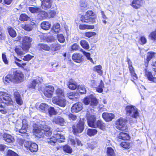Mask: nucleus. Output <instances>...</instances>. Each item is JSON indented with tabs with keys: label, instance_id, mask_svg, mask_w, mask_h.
Returning a JSON list of instances; mask_svg holds the SVG:
<instances>
[{
	"label": "nucleus",
	"instance_id": "1",
	"mask_svg": "<svg viewBox=\"0 0 156 156\" xmlns=\"http://www.w3.org/2000/svg\"><path fill=\"white\" fill-rule=\"evenodd\" d=\"M33 133L35 136L40 137L44 134L47 136H50L52 134L49 126L46 125L45 122L40 121L39 124L34 126Z\"/></svg>",
	"mask_w": 156,
	"mask_h": 156
},
{
	"label": "nucleus",
	"instance_id": "2",
	"mask_svg": "<svg viewBox=\"0 0 156 156\" xmlns=\"http://www.w3.org/2000/svg\"><path fill=\"white\" fill-rule=\"evenodd\" d=\"M11 95L2 91H0V97H2V99L0 98V111L2 113H5V111L4 109L6 105H11L13 101L10 97Z\"/></svg>",
	"mask_w": 156,
	"mask_h": 156
},
{
	"label": "nucleus",
	"instance_id": "3",
	"mask_svg": "<svg viewBox=\"0 0 156 156\" xmlns=\"http://www.w3.org/2000/svg\"><path fill=\"white\" fill-rule=\"evenodd\" d=\"M57 129L53 132V135L50 138L47 139V142L51 144L54 145L58 141L59 143L64 142L65 138V136L60 133V131Z\"/></svg>",
	"mask_w": 156,
	"mask_h": 156
},
{
	"label": "nucleus",
	"instance_id": "4",
	"mask_svg": "<svg viewBox=\"0 0 156 156\" xmlns=\"http://www.w3.org/2000/svg\"><path fill=\"white\" fill-rule=\"evenodd\" d=\"M96 16L92 11H88L86 13V14L82 18L83 22L89 23H94L96 21Z\"/></svg>",
	"mask_w": 156,
	"mask_h": 156
},
{
	"label": "nucleus",
	"instance_id": "5",
	"mask_svg": "<svg viewBox=\"0 0 156 156\" xmlns=\"http://www.w3.org/2000/svg\"><path fill=\"white\" fill-rule=\"evenodd\" d=\"M93 109L91 108L87 109L86 115L88 124L89 126L91 127L96 120V117L93 112Z\"/></svg>",
	"mask_w": 156,
	"mask_h": 156
},
{
	"label": "nucleus",
	"instance_id": "6",
	"mask_svg": "<svg viewBox=\"0 0 156 156\" xmlns=\"http://www.w3.org/2000/svg\"><path fill=\"white\" fill-rule=\"evenodd\" d=\"M125 110L127 115L131 117L136 119L139 115L138 109L133 106L132 105L127 106Z\"/></svg>",
	"mask_w": 156,
	"mask_h": 156
},
{
	"label": "nucleus",
	"instance_id": "7",
	"mask_svg": "<svg viewBox=\"0 0 156 156\" xmlns=\"http://www.w3.org/2000/svg\"><path fill=\"white\" fill-rule=\"evenodd\" d=\"M39 90L41 91L44 95L48 98L52 97L54 91V87L51 85L46 86L44 87H42L40 88L38 87Z\"/></svg>",
	"mask_w": 156,
	"mask_h": 156
},
{
	"label": "nucleus",
	"instance_id": "8",
	"mask_svg": "<svg viewBox=\"0 0 156 156\" xmlns=\"http://www.w3.org/2000/svg\"><path fill=\"white\" fill-rule=\"evenodd\" d=\"M83 103L86 105H90L92 107L96 106L98 103V101L94 96L91 94L87 96L83 100Z\"/></svg>",
	"mask_w": 156,
	"mask_h": 156
},
{
	"label": "nucleus",
	"instance_id": "9",
	"mask_svg": "<svg viewBox=\"0 0 156 156\" xmlns=\"http://www.w3.org/2000/svg\"><path fill=\"white\" fill-rule=\"evenodd\" d=\"M28 128V124L27 120L25 119H23L22 120V126L21 123L18 124L17 122L16 125V132H19L21 133H25L27 131Z\"/></svg>",
	"mask_w": 156,
	"mask_h": 156
},
{
	"label": "nucleus",
	"instance_id": "10",
	"mask_svg": "<svg viewBox=\"0 0 156 156\" xmlns=\"http://www.w3.org/2000/svg\"><path fill=\"white\" fill-rule=\"evenodd\" d=\"M22 48L25 51H27L30 47L32 39L30 37L24 36L23 37Z\"/></svg>",
	"mask_w": 156,
	"mask_h": 156
},
{
	"label": "nucleus",
	"instance_id": "11",
	"mask_svg": "<svg viewBox=\"0 0 156 156\" xmlns=\"http://www.w3.org/2000/svg\"><path fill=\"white\" fill-rule=\"evenodd\" d=\"M53 103L59 106L64 108L66 104V101L64 97H53L52 99Z\"/></svg>",
	"mask_w": 156,
	"mask_h": 156
},
{
	"label": "nucleus",
	"instance_id": "12",
	"mask_svg": "<svg viewBox=\"0 0 156 156\" xmlns=\"http://www.w3.org/2000/svg\"><path fill=\"white\" fill-rule=\"evenodd\" d=\"M13 78L14 82H21L23 78L24 75L20 70H14L13 71Z\"/></svg>",
	"mask_w": 156,
	"mask_h": 156
},
{
	"label": "nucleus",
	"instance_id": "13",
	"mask_svg": "<svg viewBox=\"0 0 156 156\" xmlns=\"http://www.w3.org/2000/svg\"><path fill=\"white\" fill-rule=\"evenodd\" d=\"M84 122L83 119H80L76 126L73 127V129L74 134L77 135V134L81 133L83 129Z\"/></svg>",
	"mask_w": 156,
	"mask_h": 156
},
{
	"label": "nucleus",
	"instance_id": "14",
	"mask_svg": "<svg viewBox=\"0 0 156 156\" xmlns=\"http://www.w3.org/2000/svg\"><path fill=\"white\" fill-rule=\"evenodd\" d=\"M126 120L122 118H120L116 122V127L119 130H123L125 129Z\"/></svg>",
	"mask_w": 156,
	"mask_h": 156
},
{
	"label": "nucleus",
	"instance_id": "15",
	"mask_svg": "<svg viewBox=\"0 0 156 156\" xmlns=\"http://www.w3.org/2000/svg\"><path fill=\"white\" fill-rule=\"evenodd\" d=\"M145 65L146 67L145 68H144V70L145 76L147 77L149 80L153 83H156V77H154L151 72L149 71L148 70L147 68L148 63L147 64L145 63Z\"/></svg>",
	"mask_w": 156,
	"mask_h": 156
},
{
	"label": "nucleus",
	"instance_id": "16",
	"mask_svg": "<svg viewBox=\"0 0 156 156\" xmlns=\"http://www.w3.org/2000/svg\"><path fill=\"white\" fill-rule=\"evenodd\" d=\"M52 122L54 124L61 126H64L66 124L64 119L60 116L55 117L53 119Z\"/></svg>",
	"mask_w": 156,
	"mask_h": 156
},
{
	"label": "nucleus",
	"instance_id": "17",
	"mask_svg": "<svg viewBox=\"0 0 156 156\" xmlns=\"http://www.w3.org/2000/svg\"><path fill=\"white\" fill-rule=\"evenodd\" d=\"M42 81V79L39 77L36 79H34L28 86V88L30 90H34L36 84L39 82H41Z\"/></svg>",
	"mask_w": 156,
	"mask_h": 156
},
{
	"label": "nucleus",
	"instance_id": "18",
	"mask_svg": "<svg viewBox=\"0 0 156 156\" xmlns=\"http://www.w3.org/2000/svg\"><path fill=\"white\" fill-rule=\"evenodd\" d=\"M83 108V105L80 102L76 103L73 104L71 108L72 113H77L80 111Z\"/></svg>",
	"mask_w": 156,
	"mask_h": 156
},
{
	"label": "nucleus",
	"instance_id": "19",
	"mask_svg": "<svg viewBox=\"0 0 156 156\" xmlns=\"http://www.w3.org/2000/svg\"><path fill=\"white\" fill-rule=\"evenodd\" d=\"M52 3V0H44L42 2V7L44 9H49L51 7Z\"/></svg>",
	"mask_w": 156,
	"mask_h": 156
},
{
	"label": "nucleus",
	"instance_id": "20",
	"mask_svg": "<svg viewBox=\"0 0 156 156\" xmlns=\"http://www.w3.org/2000/svg\"><path fill=\"white\" fill-rule=\"evenodd\" d=\"M102 117L106 121L109 122L114 119L115 115L113 113L105 112L102 114Z\"/></svg>",
	"mask_w": 156,
	"mask_h": 156
},
{
	"label": "nucleus",
	"instance_id": "21",
	"mask_svg": "<svg viewBox=\"0 0 156 156\" xmlns=\"http://www.w3.org/2000/svg\"><path fill=\"white\" fill-rule=\"evenodd\" d=\"M106 125L101 120H98L95 122L92 127L94 128H98L104 130L105 129Z\"/></svg>",
	"mask_w": 156,
	"mask_h": 156
},
{
	"label": "nucleus",
	"instance_id": "22",
	"mask_svg": "<svg viewBox=\"0 0 156 156\" xmlns=\"http://www.w3.org/2000/svg\"><path fill=\"white\" fill-rule=\"evenodd\" d=\"M14 96L15 101L18 105H21L23 104V100L19 93L17 91L14 92Z\"/></svg>",
	"mask_w": 156,
	"mask_h": 156
},
{
	"label": "nucleus",
	"instance_id": "23",
	"mask_svg": "<svg viewBox=\"0 0 156 156\" xmlns=\"http://www.w3.org/2000/svg\"><path fill=\"white\" fill-rule=\"evenodd\" d=\"M142 0H133L131 5L134 8L137 9L140 8L143 5Z\"/></svg>",
	"mask_w": 156,
	"mask_h": 156
},
{
	"label": "nucleus",
	"instance_id": "24",
	"mask_svg": "<svg viewBox=\"0 0 156 156\" xmlns=\"http://www.w3.org/2000/svg\"><path fill=\"white\" fill-rule=\"evenodd\" d=\"M82 55L79 53H74L72 56V58L74 62L80 63L82 61Z\"/></svg>",
	"mask_w": 156,
	"mask_h": 156
},
{
	"label": "nucleus",
	"instance_id": "25",
	"mask_svg": "<svg viewBox=\"0 0 156 156\" xmlns=\"http://www.w3.org/2000/svg\"><path fill=\"white\" fill-rule=\"evenodd\" d=\"M3 137L5 141L9 143L13 142L14 140V138L12 136L6 133L3 134Z\"/></svg>",
	"mask_w": 156,
	"mask_h": 156
},
{
	"label": "nucleus",
	"instance_id": "26",
	"mask_svg": "<svg viewBox=\"0 0 156 156\" xmlns=\"http://www.w3.org/2000/svg\"><path fill=\"white\" fill-rule=\"evenodd\" d=\"M68 86L69 88L72 90H74L78 87L77 83L73 80H71L68 82Z\"/></svg>",
	"mask_w": 156,
	"mask_h": 156
},
{
	"label": "nucleus",
	"instance_id": "27",
	"mask_svg": "<svg viewBox=\"0 0 156 156\" xmlns=\"http://www.w3.org/2000/svg\"><path fill=\"white\" fill-rule=\"evenodd\" d=\"M118 138L123 140H128L129 139V136L127 133L122 132L119 134Z\"/></svg>",
	"mask_w": 156,
	"mask_h": 156
},
{
	"label": "nucleus",
	"instance_id": "28",
	"mask_svg": "<svg viewBox=\"0 0 156 156\" xmlns=\"http://www.w3.org/2000/svg\"><path fill=\"white\" fill-rule=\"evenodd\" d=\"M51 25L50 23L47 21L42 22L41 24V28L44 30H48L50 27Z\"/></svg>",
	"mask_w": 156,
	"mask_h": 156
},
{
	"label": "nucleus",
	"instance_id": "29",
	"mask_svg": "<svg viewBox=\"0 0 156 156\" xmlns=\"http://www.w3.org/2000/svg\"><path fill=\"white\" fill-rule=\"evenodd\" d=\"M33 25L30 23L26 24H22L21 27L24 30L30 31H31L33 29Z\"/></svg>",
	"mask_w": 156,
	"mask_h": 156
},
{
	"label": "nucleus",
	"instance_id": "30",
	"mask_svg": "<svg viewBox=\"0 0 156 156\" xmlns=\"http://www.w3.org/2000/svg\"><path fill=\"white\" fill-rule=\"evenodd\" d=\"M49 108V106L46 104L42 103L39 106L40 110L43 112L45 113L47 112Z\"/></svg>",
	"mask_w": 156,
	"mask_h": 156
},
{
	"label": "nucleus",
	"instance_id": "31",
	"mask_svg": "<svg viewBox=\"0 0 156 156\" xmlns=\"http://www.w3.org/2000/svg\"><path fill=\"white\" fill-rule=\"evenodd\" d=\"M15 63L19 67H23L26 66V64L25 62H23L22 61L18 58H17L15 57Z\"/></svg>",
	"mask_w": 156,
	"mask_h": 156
},
{
	"label": "nucleus",
	"instance_id": "32",
	"mask_svg": "<svg viewBox=\"0 0 156 156\" xmlns=\"http://www.w3.org/2000/svg\"><path fill=\"white\" fill-rule=\"evenodd\" d=\"M28 9L32 13H38L41 11V8L38 7H29Z\"/></svg>",
	"mask_w": 156,
	"mask_h": 156
},
{
	"label": "nucleus",
	"instance_id": "33",
	"mask_svg": "<svg viewBox=\"0 0 156 156\" xmlns=\"http://www.w3.org/2000/svg\"><path fill=\"white\" fill-rule=\"evenodd\" d=\"M94 28V26L89 25L85 24H80L79 28L80 30H84L86 29H93Z\"/></svg>",
	"mask_w": 156,
	"mask_h": 156
},
{
	"label": "nucleus",
	"instance_id": "34",
	"mask_svg": "<svg viewBox=\"0 0 156 156\" xmlns=\"http://www.w3.org/2000/svg\"><path fill=\"white\" fill-rule=\"evenodd\" d=\"M29 149L31 152L37 151L38 149V145L35 143H32Z\"/></svg>",
	"mask_w": 156,
	"mask_h": 156
},
{
	"label": "nucleus",
	"instance_id": "35",
	"mask_svg": "<svg viewBox=\"0 0 156 156\" xmlns=\"http://www.w3.org/2000/svg\"><path fill=\"white\" fill-rule=\"evenodd\" d=\"M129 68L131 74V76L133 77V79L134 80H136L137 79V76L136 74L135 73L134 68L133 67L132 65H131L130 64V66H129Z\"/></svg>",
	"mask_w": 156,
	"mask_h": 156
},
{
	"label": "nucleus",
	"instance_id": "36",
	"mask_svg": "<svg viewBox=\"0 0 156 156\" xmlns=\"http://www.w3.org/2000/svg\"><path fill=\"white\" fill-rule=\"evenodd\" d=\"M80 44L81 46L86 49H88L89 48V46L87 42L85 40H82L80 42Z\"/></svg>",
	"mask_w": 156,
	"mask_h": 156
},
{
	"label": "nucleus",
	"instance_id": "37",
	"mask_svg": "<svg viewBox=\"0 0 156 156\" xmlns=\"http://www.w3.org/2000/svg\"><path fill=\"white\" fill-rule=\"evenodd\" d=\"M104 87V84L102 80H101L100 83L96 87V91L99 93H101L103 91V88Z\"/></svg>",
	"mask_w": 156,
	"mask_h": 156
},
{
	"label": "nucleus",
	"instance_id": "38",
	"mask_svg": "<svg viewBox=\"0 0 156 156\" xmlns=\"http://www.w3.org/2000/svg\"><path fill=\"white\" fill-rule=\"evenodd\" d=\"M50 49L52 51H55L60 49L61 46L58 43L54 44H51L50 46Z\"/></svg>",
	"mask_w": 156,
	"mask_h": 156
},
{
	"label": "nucleus",
	"instance_id": "39",
	"mask_svg": "<svg viewBox=\"0 0 156 156\" xmlns=\"http://www.w3.org/2000/svg\"><path fill=\"white\" fill-rule=\"evenodd\" d=\"M102 66L100 65L95 66L94 68V70L98 74L102 75L103 74L102 71L101 70Z\"/></svg>",
	"mask_w": 156,
	"mask_h": 156
},
{
	"label": "nucleus",
	"instance_id": "40",
	"mask_svg": "<svg viewBox=\"0 0 156 156\" xmlns=\"http://www.w3.org/2000/svg\"><path fill=\"white\" fill-rule=\"evenodd\" d=\"M98 131L96 129H88L87 131V134L89 136H94L97 133Z\"/></svg>",
	"mask_w": 156,
	"mask_h": 156
},
{
	"label": "nucleus",
	"instance_id": "41",
	"mask_svg": "<svg viewBox=\"0 0 156 156\" xmlns=\"http://www.w3.org/2000/svg\"><path fill=\"white\" fill-rule=\"evenodd\" d=\"M107 156H116L114 150L111 147H108L107 148Z\"/></svg>",
	"mask_w": 156,
	"mask_h": 156
},
{
	"label": "nucleus",
	"instance_id": "42",
	"mask_svg": "<svg viewBox=\"0 0 156 156\" xmlns=\"http://www.w3.org/2000/svg\"><path fill=\"white\" fill-rule=\"evenodd\" d=\"M4 81L7 83H10L12 81L14 82L13 76L10 74L7 75L4 78Z\"/></svg>",
	"mask_w": 156,
	"mask_h": 156
},
{
	"label": "nucleus",
	"instance_id": "43",
	"mask_svg": "<svg viewBox=\"0 0 156 156\" xmlns=\"http://www.w3.org/2000/svg\"><path fill=\"white\" fill-rule=\"evenodd\" d=\"M63 150L65 152L68 153H71L73 151V150L68 145H66L63 147Z\"/></svg>",
	"mask_w": 156,
	"mask_h": 156
},
{
	"label": "nucleus",
	"instance_id": "44",
	"mask_svg": "<svg viewBox=\"0 0 156 156\" xmlns=\"http://www.w3.org/2000/svg\"><path fill=\"white\" fill-rule=\"evenodd\" d=\"M8 32L9 35L12 37H14L16 35V33L15 31L12 27L8 29Z\"/></svg>",
	"mask_w": 156,
	"mask_h": 156
},
{
	"label": "nucleus",
	"instance_id": "45",
	"mask_svg": "<svg viewBox=\"0 0 156 156\" xmlns=\"http://www.w3.org/2000/svg\"><path fill=\"white\" fill-rule=\"evenodd\" d=\"M38 45L40 46L41 49L44 50L49 51L50 49V47L46 44H39Z\"/></svg>",
	"mask_w": 156,
	"mask_h": 156
},
{
	"label": "nucleus",
	"instance_id": "46",
	"mask_svg": "<svg viewBox=\"0 0 156 156\" xmlns=\"http://www.w3.org/2000/svg\"><path fill=\"white\" fill-rule=\"evenodd\" d=\"M15 51L17 55L21 56L25 53L26 51H24L23 49L16 48L15 49Z\"/></svg>",
	"mask_w": 156,
	"mask_h": 156
},
{
	"label": "nucleus",
	"instance_id": "47",
	"mask_svg": "<svg viewBox=\"0 0 156 156\" xmlns=\"http://www.w3.org/2000/svg\"><path fill=\"white\" fill-rule=\"evenodd\" d=\"M78 87V89L81 94H85L86 93V90L84 86L79 85Z\"/></svg>",
	"mask_w": 156,
	"mask_h": 156
},
{
	"label": "nucleus",
	"instance_id": "48",
	"mask_svg": "<svg viewBox=\"0 0 156 156\" xmlns=\"http://www.w3.org/2000/svg\"><path fill=\"white\" fill-rule=\"evenodd\" d=\"M56 94L58 95L57 97H64V93L62 90L60 88H58L56 90Z\"/></svg>",
	"mask_w": 156,
	"mask_h": 156
},
{
	"label": "nucleus",
	"instance_id": "49",
	"mask_svg": "<svg viewBox=\"0 0 156 156\" xmlns=\"http://www.w3.org/2000/svg\"><path fill=\"white\" fill-rule=\"evenodd\" d=\"M52 30L55 33H57L60 30V25L58 23L54 24L52 28Z\"/></svg>",
	"mask_w": 156,
	"mask_h": 156
},
{
	"label": "nucleus",
	"instance_id": "50",
	"mask_svg": "<svg viewBox=\"0 0 156 156\" xmlns=\"http://www.w3.org/2000/svg\"><path fill=\"white\" fill-rule=\"evenodd\" d=\"M18 154L12 150H9L6 152L7 156H18Z\"/></svg>",
	"mask_w": 156,
	"mask_h": 156
},
{
	"label": "nucleus",
	"instance_id": "51",
	"mask_svg": "<svg viewBox=\"0 0 156 156\" xmlns=\"http://www.w3.org/2000/svg\"><path fill=\"white\" fill-rule=\"evenodd\" d=\"M29 18L26 15L23 14L20 16V20L21 21H27Z\"/></svg>",
	"mask_w": 156,
	"mask_h": 156
},
{
	"label": "nucleus",
	"instance_id": "52",
	"mask_svg": "<svg viewBox=\"0 0 156 156\" xmlns=\"http://www.w3.org/2000/svg\"><path fill=\"white\" fill-rule=\"evenodd\" d=\"M34 57L29 54L27 55L24 56H22L21 58L24 61H30Z\"/></svg>",
	"mask_w": 156,
	"mask_h": 156
},
{
	"label": "nucleus",
	"instance_id": "53",
	"mask_svg": "<svg viewBox=\"0 0 156 156\" xmlns=\"http://www.w3.org/2000/svg\"><path fill=\"white\" fill-rule=\"evenodd\" d=\"M57 38L58 41L61 43L64 42L65 41L64 37L62 34H58Z\"/></svg>",
	"mask_w": 156,
	"mask_h": 156
},
{
	"label": "nucleus",
	"instance_id": "54",
	"mask_svg": "<svg viewBox=\"0 0 156 156\" xmlns=\"http://www.w3.org/2000/svg\"><path fill=\"white\" fill-rule=\"evenodd\" d=\"M96 34V33L93 32H86L84 34V36L88 37H90L92 36H95Z\"/></svg>",
	"mask_w": 156,
	"mask_h": 156
},
{
	"label": "nucleus",
	"instance_id": "55",
	"mask_svg": "<svg viewBox=\"0 0 156 156\" xmlns=\"http://www.w3.org/2000/svg\"><path fill=\"white\" fill-rule=\"evenodd\" d=\"M96 143L94 141H92L90 143H88L87 144L88 148L92 150L95 147Z\"/></svg>",
	"mask_w": 156,
	"mask_h": 156
},
{
	"label": "nucleus",
	"instance_id": "56",
	"mask_svg": "<svg viewBox=\"0 0 156 156\" xmlns=\"http://www.w3.org/2000/svg\"><path fill=\"white\" fill-rule=\"evenodd\" d=\"M121 146L125 148H129L130 147L129 143L127 142H123L120 144Z\"/></svg>",
	"mask_w": 156,
	"mask_h": 156
},
{
	"label": "nucleus",
	"instance_id": "57",
	"mask_svg": "<svg viewBox=\"0 0 156 156\" xmlns=\"http://www.w3.org/2000/svg\"><path fill=\"white\" fill-rule=\"evenodd\" d=\"M149 37L152 40H156V31L151 32L149 35Z\"/></svg>",
	"mask_w": 156,
	"mask_h": 156
},
{
	"label": "nucleus",
	"instance_id": "58",
	"mask_svg": "<svg viewBox=\"0 0 156 156\" xmlns=\"http://www.w3.org/2000/svg\"><path fill=\"white\" fill-rule=\"evenodd\" d=\"M48 110L49 114L51 115H55L56 113V112L54 107H49Z\"/></svg>",
	"mask_w": 156,
	"mask_h": 156
},
{
	"label": "nucleus",
	"instance_id": "59",
	"mask_svg": "<svg viewBox=\"0 0 156 156\" xmlns=\"http://www.w3.org/2000/svg\"><path fill=\"white\" fill-rule=\"evenodd\" d=\"M80 48V46L76 43L74 44L71 47V49L73 50L76 51L79 50Z\"/></svg>",
	"mask_w": 156,
	"mask_h": 156
},
{
	"label": "nucleus",
	"instance_id": "60",
	"mask_svg": "<svg viewBox=\"0 0 156 156\" xmlns=\"http://www.w3.org/2000/svg\"><path fill=\"white\" fill-rule=\"evenodd\" d=\"M2 60L4 62L5 64H8V61L7 59L5 53H2Z\"/></svg>",
	"mask_w": 156,
	"mask_h": 156
},
{
	"label": "nucleus",
	"instance_id": "61",
	"mask_svg": "<svg viewBox=\"0 0 156 156\" xmlns=\"http://www.w3.org/2000/svg\"><path fill=\"white\" fill-rule=\"evenodd\" d=\"M48 13L51 17H54L58 13V12L55 10H50Z\"/></svg>",
	"mask_w": 156,
	"mask_h": 156
},
{
	"label": "nucleus",
	"instance_id": "62",
	"mask_svg": "<svg viewBox=\"0 0 156 156\" xmlns=\"http://www.w3.org/2000/svg\"><path fill=\"white\" fill-rule=\"evenodd\" d=\"M139 42L141 44H146L147 42V39L144 37L142 36L140 37Z\"/></svg>",
	"mask_w": 156,
	"mask_h": 156
},
{
	"label": "nucleus",
	"instance_id": "63",
	"mask_svg": "<svg viewBox=\"0 0 156 156\" xmlns=\"http://www.w3.org/2000/svg\"><path fill=\"white\" fill-rule=\"evenodd\" d=\"M40 15L42 17V18L45 19L48 17V13L44 11H41Z\"/></svg>",
	"mask_w": 156,
	"mask_h": 156
},
{
	"label": "nucleus",
	"instance_id": "64",
	"mask_svg": "<svg viewBox=\"0 0 156 156\" xmlns=\"http://www.w3.org/2000/svg\"><path fill=\"white\" fill-rule=\"evenodd\" d=\"M90 84L93 87L96 88V87L98 86L97 82L94 80L91 81Z\"/></svg>",
	"mask_w": 156,
	"mask_h": 156
}]
</instances>
